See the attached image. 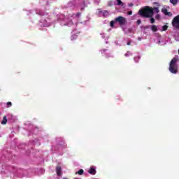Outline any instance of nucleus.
Masks as SVG:
<instances>
[{
	"label": "nucleus",
	"mask_w": 179,
	"mask_h": 179,
	"mask_svg": "<svg viewBox=\"0 0 179 179\" xmlns=\"http://www.w3.org/2000/svg\"><path fill=\"white\" fill-rule=\"evenodd\" d=\"M62 169H61V166H57L56 167V172L57 176H62Z\"/></svg>",
	"instance_id": "0eeeda50"
},
{
	"label": "nucleus",
	"mask_w": 179,
	"mask_h": 179,
	"mask_svg": "<svg viewBox=\"0 0 179 179\" xmlns=\"http://www.w3.org/2000/svg\"><path fill=\"white\" fill-rule=\"evenodd\" d=\"M127 45H131V42H128Z\"/></svg>",
	"instance_id": "393cba45"
},
{
	"label": "nucleus",
	"mask_w": 179,
	"mask_h": 179,
	"mask_svg": "<svg viewBox=\"0 0 179 179\" xmlns=\"http://www.w3.org/2000/svg\"><path fill=\"white\" fill-rule=\"evenodd\" d=\"M76 174H79L80 176H82L83 174V169H80L78 171V172H76Z\"/></svg>",
	"instance_id": "4468645a"
},
{
	"label": "nucleus",
	"mask_w": 179,
	"mask_h": 179,
	"mask_svg": "<svg viewBox=\"0 0 179 179\" xmlns=\"http://www.w3.org/2000/svg\"><path fill=\"white\" fill-rule=\"evenodd\" d=\"M12 106V103L11 102H8L7 103V107H10Z\"/></svg>",
	"instance_id": "f3484780"
},
{
	"label": "nucleus",
	"mask_w": 179,
	"mask_h": 179,
	"mask_svg": "<svg viewBox=\"0 0 179 179\" xmlns=\"http://www.w3.org/2000/svg\"><path fill=\"white\" fill-rule=\"evenodd\" d=\"M172 25L175 29H179V15L173 18Z\"/></svg>",
	"instance_id": "7ed1b4c3"
},
{
	"label": "nucleus",
	"mask_w": 179,
	"mask_h": 179,
	"mask_svg": "<svg viewBox=\"0 0 179 179\" xmlns=\"http://www.w3.org/2000/svg\"><path fill=\"white\" fill-rule=\"evenodd\" d=\"M128 15H132V11H129Z\"/></svg>",
	"instance_id": "4be33fe9"
},
{
	"label": "nucleus",
	"mask_w": 179,
	"mask_h": 179,
	"mask_svg": "<svg viewBox=\"0 0 179 179\" xmlns=\"http://www.w3.org/2000/svg\"><path fill=\"white\" fill-rule=\"evenodd\" d=\"M129 6H130V7L133 6V4H129Z\"/></svg>",
	"instance_id": "bb28decb"
},
{
	"label": "nucleus",
	"mask_w": 179,
	"mask_h": 179,
	"mask_svg": "<svg viewBox=\"0 0 179 179\" xmlns=\"http://www.w3.org/2000/svg\"><path fill=\"white\" fill-rule=\"evenodd\" d=\"M138 13L143 17H152L153 13H159V8L157 7L152 8V7L146 6L139 10Z\"/></svg>",
	"instance_id": "f257e3e1"
},
{
	"label": "nucleus",
	"mask_w": 179,
	"mask_h": 179,
	"mask_svg": "<svg viewBox=\"0 0 179 179\" xmlns=\"http://www.w3.org/2000/svg\"><path fill=\"white\" fill-rule=\"evenodd\" d=\"M162 12L166 16H171V13L169 12L166 8H162Z\"/></svg>",
	"instance_id": "423d86ee"
},
{
	"label": "nucleus",
	"mask_w": 179,
	"mask_h": 179,
	"mask_svg": "<svg viewBox=\"0 0 179 179\" xmlns=\"http://www.w3.org/2000/svg\"><path fill=\"white\" fill-rule=\"evenodd\" d=\"M77 16H80V13H77Z\"/></svg>",
	"instance_id": "a878e982"
},
{
	"label": "nucleus",
	"mask_w": 179,
	"mask_h": 179,
	"mask_svg": "<svg viewBox=\"0 0 179 179\" xmlns=\"http://www.w3.org/2000/svg\"><path fill=\"white\" fill-rule=\"evenodd\" d=\"M159 17H160V15H157L156 16V19H159Z\"/></svg>",
	"instance_id": "5701e85b"
},
{
	"label": "nucleus",
	"mask_w": 179,
	"mask_h": 179,
	"mask_svg": "<svg viewBox=\"0 0 179 179\" xmlns=\"http://www.w3.org/2000/svg\"><path fill=\"white\" fill-rule=\"evenodd\" d=\"M177 0H170V3H172V5H177Z\"/></svg>",
	"instance_id": "f8f14e48"
},
{
	"label": "nucleus",
	"mask_w": 179,
	"mask_h": 179,
	"mask_svg": "<svg viewBox=\"0 0 179 179\" xmlns=\"http://www.w3.org/2000/svg\"><path fill=\"white\" fill-rule=\"evenodd\" d=\"M167 29H169V27L167 25H164L162 27V31H166V30H167Z\"/></svg>",
	"instance_id": "ddd939ff"
},
{
	"label": "nucleus",
	"mask_w": 179,
	"mask_h": 179,
	"mask_svg": "<svg viewBox=\"0 0 179 179\" xmlns=\"http://www.w3.org/2000/svg\"><path fill=\"white\" fill-rule=\"evenodd\" d=\"M115 22H117V21H111L110 22V27H114V24H115Z\"/></svg>",
	"instance_id": "dca6fc26"
},
{
	"label": "nucleus",
	"mask_w": 179,
	"mask_h": 179,
	"mask_svg": "<svg viewBox=\"0 0 179 179\" xmlns=\"http://www.w3.org/2000/svg\"><path fill=\"white\" fill-rule=\"evenodd\" d=\"M117 5H122V6H124V4L122 3V1L121 0H117Z\"/></svg>",
	"instance_id": "2eb2a0df"
},
{
	"label": "nucleus",
	"mask_w": 179,
	"mask_h": 179,
	"mask_svg": "<svg viewBox=\"0 0 179 179\" xmlns=\"http://www.w3.org/2000/svg\"><path fill=\"white\" fill-rule=\"evenodd\" d=\"M139 59H141V57H139V56H136L134 57L135 62H139Z\"/></svg>",
	"instance_id": "9b49d317"
},
{
	"label": "nucleus",
	"mask_w": 179,
	"mask_h": 179,
	"mask_svg": "<svg viewBox=\"0 0 179 179\" xmlns=\"http://www.w3.org/2000/svg\"><path fill=\"white\" fill-rule=\"evenodd\" d=\"M115 22H119V24L122 25V24H125V23H127V20L125 19V17H124L122 16H120V17H117V18H115Z\"/></svg>",
	"instance_id": "20e7f679"
},
{
	"label": "nucleus",
	"mask_w": 179,
	"mask_h": 179,
	"mask_svg": "<svg viewBox=\"0 0 179 179\" xmlns=\"http://www.w3.org/2000/svg\"><path fill=\"white\" fill-rule=\"evenodd\" d=\"M128 55H132V54L129 52L125 54V57H128Z\"/></svg>",
	"instance_id": "a211bd4d"
},
{
	"label": "nucleus",
	"mask_w": 179,
	"mask_h": 179,
	"mask_svg": "<svg viewBox=\"0 0 179 179\" xmlns=\"http://www.w3.org/2000/svg\"><path fill=\"white\" fill-rule=\"evenodd\" d=\"M75 38H76V35H73L71 36V40H75Z\"/></svg>",
	"instance_id": "6ab92c4d"
},
{
	"label": "nucleus",
	"mask_w": 179,
	"mask_h": 179,
	"mask_svg": "<svg viewBox=\"0 0 179 179\" xmlns=\"http://www.w3.org/2000/svg\"><path fill=\"white\" fill-rule=\"evenodd\" d=\"M104 15H108V13L107 11H106V12L104 13Z\"/></svg>",
	"instance_id": "b1692460"
},
{
	"label": "nucleus",
	"mask_w": 179,
	"mask_h": 179,
	"mask_svg": "<svg viewBox=\"0 0 179 179\" xmlns=\"http://www.w3.org/2000/svg\"><path fill=\"white\" fill-rule=\"evenodd\" d=\"M151 29L152 30V31H157V27L156 25H152Z\"/></svg>",
	"instance_id": "1a4fd4ad"
},
{
	"label": "nucleus",
	"mask_w": 179,
	"mask_h": 179,
	"mask_svg": "<svg viewBox=\"0 0 179 179\" xmlns=\"http://www.w3.org/2000/svg\"><path fill=\"white\" fill-rule=\"evenodd\" d=\"M6 122H8V120H6V117H4L3 119V121L1 122V124L3 125H5V124H6Z\"/></svg>",
	"instance_id": "9d476101"
},
{
	"label": "nucleus",
	"mask_w": 179,
	"mask_h": 179,
	"mask_svg": "<svg viewBox=\"0 0 179 179\" xmlns=\"http://www.w3.org/2000/svg\"><path fill=\"white\" fill-rule=\"evenodd\" d=\"M177 59H178L177 57H174L171 61V63L169 65V71L171 73H177L178 71V67L177 66V64H176L177 62Z\"/></svg>",
	"instance_id": "f03ea898"
},
{
	"label": "nucleus",
	"mask_w": 179,
	"mask_h": 179,
	"mask_svg": "<svg viewBox=\"0 0 179 179\" xmlns=\"http://www.w3.org/2000/svg\"><path fill=\"white\" fill-rule=\"evenodd\" d=\"M88 173L92 174V176H94L96 173V166H91L88 171Z\"/></svg>",
	"instance_id": "39448f33"
},
{
	"label": "nucleus",
	"mask_w": 179,
	"mask_h": 179,
	"mask_svg": "<svg viewBox=\"0 0 179 179\" xmlns=\"http://www.w3.org/2000/svg\"><path fill=\"white\" fill-rule=\"evenodd\" d=\"M150 22H151V23H152V24L155 23V20H154V18H151V19H150Z\"/></svg>",
	"instance_id": "aec40b11"
},
{
	"label": "nucleus",
	"mask_w": 179,
	"mask_h": 179,
	"mask_svg": "<svg viewBox=\"0 0 179 179\" xmlns=\"http://www.w3.org/2000/svg\"><path fill=\"white\" fill-rule=\"evenodd\" d=\"M141 20H137V24H141Z\"/></svg>",
	"instance_id": "412c9836"
},
{
	"label": "nucleus",
	"mask_w": 179,
	"mask_h": 179,
	"mask_svg": "<svg viewBox=\"0 0 179 179\" xmlns=\"http://www.w3.org/2000/svg\"><path fill=\"white\" fill-rule=\"evenodd\" d=\"M64 22H66V24H63L64 26H72V22L68 19H65Z\"/></svg>",
	"instance_id": "6e6552de"
}]
</instances>
